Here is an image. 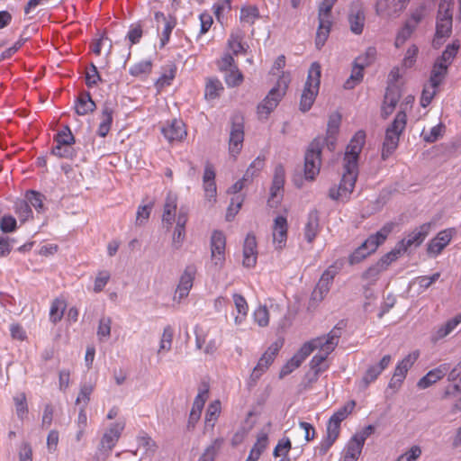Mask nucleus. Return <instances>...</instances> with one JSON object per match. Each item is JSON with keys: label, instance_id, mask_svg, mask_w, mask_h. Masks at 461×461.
<instances>
[{"label": "nucleus", "instance_id": "obj_53", "mask_svg": "<svg viewBox=\"0 0 461 461\" xmlns=\"http://www.w3.org/2000/svg\"><path fill=\"white\" fill-rule=\"evenodd\" d=\"M152 63L150 60H141L130 68L129 73L133 77H140L150 73Z\"/></svg>", "mask_w": 461, "mask_h": 461}, {"label": "nucleus", "instance_id": "obj_28", "mask_svg": "<svg viewBox=\"0 0 461 461\" xmlns=\"http://www.w3.org/2000/svg\"><path fill=\"white\" fill-rule=\"evenodd\" d=\"M287 238V221L284 216H277L275 219L273 227V241L279 249L285 244Z\"/></svg>", "mask_w": 461, "mask_h": 461}, {"label": "nucleus", "instance_id": "obj_15", "mask_svg": "<svg viewBox=\"0 0 461 461\" xmlns=\"http://www.w3.org/2000/svg\"><path fill=\"white\" fill-rule=\"evenodd\" d=\"M282 344L278 342L273 343L267 350L263 354V356L259 358L258 365L254 367L250 379L256 382L263 373L268 368V366L274 361L276 356L277 355Z\"/></svg>", "mask_w": 461, "mask_h": 461}, {"label": "nucleus", "instance_id": "obj_36", "mask_svg": "<svg viewBox=\"0 0 461 461\" xmlns=\"http://www.w3.org/2000/svg\"><path fill=\"white\" fill-rule=\"evenodd\" d=\"M292 449V442L288 437L280 438L274 448L273 456L275 458H280L278 461H292L289 457V452Z\"/></svg>", "mask_w": 461, "mask_h": 461}, {"label": "nucleus", "instance_id": "obj_58", "mask_svg": "<svg viewBox=\"0 0 461 461\" xmlns=\"http://www.w3.org/2000/svg\"><path fill=\"white\" fill-rule=\"evenodd\" d=\"M221 411V404L219 401L212 402L206 411L205 423L209 426H213Z\"/></svg>", "mask_w": 461, "mask_h": 461}, {"label": "nucleus", "instance_id": "obj_60", "mask_svg": "<svg viewBox=\"0 0 461 461\" xmlns=\"http://www.w3.org/2000/svg\"><path fill=\"white\" fill-rule=\"evenodd\" d=\"M52 154L64 158H73L76 156V152L72 148V145H59L56 144L52 148Z\"/></svg>", "mask_w": 461, "mask_h": 461}, {"label": "nucleus", "instance_id": "obj_57", "mask_svg": "<svg viewBox=\"0 0 461 461\" xmlns=\"http://www.w3.org/2000/svg\"><path fill=\"white\" fill-rule=\"evenodd\" d=\"M341 122V116L338 113H334L330 115L328 127H327V135L330 138H334L337 136Z\"/></svg>", "mask_w": 461, "mask_h": 461}, {"label": "nucleus", "instance_id": "obj_12", "mask_svg": "<svg viewBox=\"0 0 461 461\" xmlns=\"http://www.w3.org/2000/svg\"><path fill=\"white\" fill-rule=\"evenodd\" d=\"M230 122L229 150L230 155L235 158L240 152L244 140V118L237 113L231 116Z\"/></svg>", "mask_w": 461, "mask_h": 461}, {"label": "nucleus", "instance_id": "obj_49", "mask_svg": "<svg viewBox=\"0 0 461 461\" xmlns=\"http://www.w3.org/2000/svg\"><path fill=\"white\" fill-rule=\"evenodd\" d=\"M376 54L377 51L375 47H368L364 54L359 55L355 59L354 63L357 66L359 65L366 68L375 61Z\"/></svg>", "mask_w": 461, "mask_h": 461}, {"label": "nucleus", "instance_id": "obj_17", "mask_svg": "<svg viewBox=\"0 0 461 461\" xmlns=\"http://www.w3.org/2000/svg\"><path fill=\"white\" fill-rule=\"evenodd\" d=\"M403 8V0H377L375 4L376 14L384 18L393 19L399 17Z\"/></svg>", "mask_w": 461, "mask_h": 461}, {"label": "nucleus", "instance_id": "obj_30", "mask_svg": "<svg viewBox=\"0 0 461 461\" xmlns=\"http://www.w3.org/2000/svg\"><path fill=\"white\" fill-rule=\"evenodd\" d=\"M320 230V217L317 210H312L309 212L307 222L304 227V238L312 243Z\"/></svg>", "mask_w": 461, "mask_h": 461}, {"label": "nucleus", "instance_id": "obj_31", "mask_svg": "<svg viewBox=\"0 0 461 461\" xmlns=\"http://www.w3.org/2000/svg\"><path fill=\"white\" fill-rule=\"evenodd\" d=\"M74 107L77 114L84 116L94 112L96 105L88 92H82L77 96Z\"/></svg>", "mask_w": 461, "mask_h": 461}, {"label": "nucleus", "instance_id": "obj_24", "mask_svg": "<svg viewBox=\"0 0 461 461\" xmlns=\"http://www.w3.org/2000/svg\"><path fill=\"white\" fill-rule=\"evenodd\" d=\"M164 137L170 142L181 140L185 135V125L182 121L173 120L161 128Z\"/></svg>", "mask_w": 461, "mask_h": 461}, {"label": "nucleus", "instance_id": "obj_2", "mask_svg": "<svg viewBox=\"0 0 461 461\" xmlns=\"http://www.w3.org/2000/svg\"><path fill=\"white\" fill-rule=\"evenodd\" d=\"M395 223L388 222L376 233L370 235L350 256L349 264L355 265L360 263L368 255L375 252L379 245L384 243L387 236L393 231Z\"/></svg>", "mask_w": 461, "mask_h": 461}, {"label": "nucleus", "instance_id": "obj_27", "mask_svg": "<svg viewBox=\"0 0 461 461\" xmlns=\"http://www.w3.org/2000/svg\"><path fill=\"white\" fill-rule=\"evenodd\" d=\"M447 380L450 384L446 387L444 397L456 396L461 393V361L450 371H448Z\"/></svg>", "mask_w": 461, "mask_h": 461}, {"label": "nucleus", "instance_id": "obj_52", "mask_svg": "<svg viewBox=\"0 0 461 461\" xmlns=\"http://www.w3.org/2000/svg\"><path fill=\"white\" fill-rule=\"evenodd\" d=\"M243 81V75L236 67L225 71V82L228 86L234 87L240 86Z\"/></svg>", "mask_w": 461, "mask_h": 461}, {"label": "nucleus", "instance_id": "obj_61", "mask_svg": "<svg viewBox=\"0 0 461 461\" xmlns=\"http://www.w3.org/2000/svg\"><path fill=\"white\" fill-rule=\"evenodd\" d=\"M17 229L16 219L10 215L5 214L0 219V230L4 233L14 232Z\"/></svg>", "mask_w": 461, "mask_h": 461}, {"label": "nucleus", "instance_id": "obj_42", "mask_svg": "<svg viewBox=\"0 0 461 461\" xmlns=\"http://www.w3.org/2000/svg\"><path fill=\"white\" fill-rule=\"evenodd\" d=\"M445 132L446 125L440 122L438 125L432 127L429 131H425V130H423L421 132V137L424 141L433 143L438 139L442 138Z\"/></svg>", "mask_w": 461, "mask_h": 461}, {"label": "nucleus", "instance_id": "obj_7", "mask_svg": "<svg viewBox=\"0 0 461 461\" xmlns=\"http://www.w3.org/2000/svg\"><path fill=\"white\" fill-rule=\"evenodd\" d=\"M400 77L399 68H393L388 76V86L384 95V104L381 110V115L386 119L395 109L401 97V92L396 85Z\"/></svg>", "mask_w": 461, "mask_h": 461}, {"label": "nucleus", "instance_id": "obj_25", "mask_svg": "<svg viewBox=\"0 0 461 461\" xmlns=\"http://www.w3.org/2000/svg\"><path fill=\"white\" fill-rule=\"evenodd\" d=\"M177 208V195L176 194L169 191L166 196L162 221L166 223L167 227L172 226L176 220V212Z\"/></svg>", "mask_w": 461, "mask_h": 461}, {"label": "nucleus", "instance_id": "obj_38", "mask_svg": "<svg viewBox=\"0 0 461 461\" xmlns=\"http://www.w3.org/2000/svg\"><path fill=\"white\" fill-rule=\"evenodd\" d=\"M259 18V10L256 5H244L240 8V20L241 23L252 26Z\"/></svg>", "mask_w": 461, "mask_h": 461}, {"label": "nucleus", "instance_id": "obj_62", "mask_svg": "<svg viewBox=\"0 0 461 461\" xmlns=\"http://www.w3.org/2000/svg\"><path fill=\"white\" fill-rule=\"evenodd\" d=\"M355 402L351 401L348 404H346L344 407L340 408L339 411H337L330 419L339 424L343 421L349 413L352 412L354 407H355Z\"/></svg>", "mask_w": 461, "mask_h": 461}, {"label": "nucleus", "instance_id": "obj_55", "mask_svg": "<svg viewBox=\"0 0 461 461\" xmlns=\"http://www.w3.org/2000/svg\"><path fill=\"white\" fill-rule=\"evenodd\" d=\"M54 140L56 143L59 145H73L75 143V137L68 126H65L59 131Z\"/></svg>", "mask_w": 461, "mask_h": 461}, {"label": "nucleus", "instance_id": "obj_13", "mask_svg": "<svg viewBox=\"0 0 461 461\" xmlns=\"http://www.w3.org/2000/svg\"><path fill=\"white\" fill-rule=\"evenodd\" d=\"M226 238L221 231H213L211 238V258L212 264L220 268L225 261Z\"/></svg>", "mask_w": 461, "mask_h": 461}, {"label": "nucleus", "instance_id": "obj_18", "mask_svg": "<svg viewBox=\"0 0 461 461\" xmlns=\"http://www.w3.org/2000/svg\"><path fill=\"white\" fill-rule=\"evenodd\" d=\"M114 109L115 105L110 101H105L103 104L96 131L98 136L104 138L109 133L113 121Z\"/></svg>", "mask_w": 461, "mask_h": 461}, {"label": "nucleus", "instance_id": "obj_35", "mask_svg": "<svg viewBox=\"0 0 461 461\" xmlns=\"http://www.w3.org/2000/svg\"><path fill=\"white\" fill-rule=\"evenodd\" d=\"M430 223H423L420 227L416 228L411 233L409 234L408 240L405 242V251L408 247H418L420 246L425 238L428 236L430 230Z\"/></svg>", "mask_w": 461, "mask_h": 461}, {"label": "nucleus", "instance_id": "obj_56", "mask_svg": "<svg viewBox=\"0 0 461 461\" xmlns=\"http://www.w3.org/2000/svg\"><path fill=\"white\" fill-rule=\"evenodd\" d=\"M242 38L243 37L240 32H232L228 40L229 48L234 55H238L244 51Z\"/></svg>", "mask_w": 461, "mask_h": 461}, {"label": "nucleus", "instance_id": "obj_26", "mask_svg": "<svg viewBox=\"0 0 461 461\" xmlns=\"http://www.w3.org/2000/svg\"><path fill=\"white\" fill-rule=\"evenodd\" d=\"M449 364H442L437 368H434L427 373L422 378H420L417 384L420 389H426L437 381L440 380L449 371Z\"/></svg>", "mask_w": 461, "mask_h": 461}, {"label": "nucleus", "instance_id": "obj_11", "mask_svg": "<svg viewBox=\"0 0 461 461\" xmlns=\"http://www.w3.org/2000/svg\"><path fill=\"white\" fill-rule=\"evenodd\" d=\"M341 265L334 263L330 265L321 275L312 294V301L321 302L330 290L335 276L339 273Z\"/></svg>", "mask_w": 461, "mask_h": 461}, {"label": "nucleus", "instance_id": "obj_29", "mask_svg": "<svg viewBox=\"0 0 461 461\" xmlns=\"http://www.w3.org/2000/svg\"><path fill=\"white\" fill-rule=\"evenodd\" d=\"M403 360L399 361L395 368V372L391 378L389 384L385 390L387 398H392L397 393L403 384Z\"/></svg>", "mask_w": 461, "mask_h": 461}, {"label": "nucleus", "instance_id": "obj_14", "mask_svg": "<svg viewBox=\"0 0 461 461\" xmlns=\"http://www.w3.org/2000/svg\"><path fill=\"white\" fill-rule=\"evenodd\" d=\"M124 426L125 423L123 421L112 424L101 438L99 450L108 456L119 440Z\"/></svg>", "mask_w": 461, "mask_h": 461}, {"label": "nucleus", "instance_id": "obj_16", "mask_svg": "<svg viewBox=\"0 0 461 461\" xmlns=\"http://www.w3.org/2000/svg\"><path fill=\"white\" fill-rule=\"evenodd\" d=\"M196 267L194 265H188L180 276L179 284L176 287L174 299L179 302L185 298L193 287Z\"/></svg>", "mask_w": 461, "mask_h": 461}, {"label": "nucleus", "instance_id": "obj_10", "mask_svg": "<svg viewBox=\"0 0 461 461\" xmlns=\"http://www.w3.org/2000/svg\"><path fill=\"white\" fill-rule=\"evenodd\" d=\"M366 140V133L358 131L347 146L344 156V169L357 172V160Z\"/></svg>", "mask_w": 461, "mask_h": 461}, {"label": "nucleus", "instance_id": "obj_20", "mask_svg": "<svg viewBox=\"0 0 461 461\" xmlns=\"http://www.w3.org/2000/svg\"><path fill=\"white\" fill-rule=\"evenodd\" d=\"M311 355L310 345H303L301 348L287 361L280 371L279 376L283 378L291 374L294 369L298 368L301 364Z\"/></svg>", "mask_w": 461, "mask_h": 461}, {"label": "nucleus", "instance_id": "obj_40", "mask_svg": "<svg viewBox=\"0 0 461 461\" xmlns=\"http://www.w3.org/2000/svg\"><path fill=\"white\" fill-rule=\"evenodd\" d=\"M362 448L363 439H360V442H357L351 438L345 448L342 461H357L361 454Z\"/></svg>", "mask_w": 461, "mask_h": 461}, {"label": "nucleus", "instance_id": "obj_46", "mask_svg": "<svg viewBox=\"0 0 461 461\" xmlns=\"http://www.w3.org/2000/svg\"><path fill=\"white\" fill-rule=\"evenodd\" d=\"M173 337V329L170 326L165 327L159 342V348L158 350V355L162 352H168L171 349Z\"/></svg>", "mask_w": 461, "mask_h": 461}, {"label": "nucleus", "instance_id": "obj_5", "mask_svg": "<svg viewBox=\"0 0 461 461\" xmlns=\"http://www.w3.org/2000/svg\"><path fill=\"white\" fill-rule=\"evenodd\" d=\"M288 86V79L281 77L276 86H274L264 100L258 105V114L260 119H267L269 114L276 108L284 95Z\"/></svg>", "mask_w": 461, "mask_h": 461}, {"label": "nucleus", "instance_id": "obj_23", "mask_svg": "<svg viewBox=\"0 0 461 461\" xmlns=\"http://www.w3.org/2000/svg\"><path fill=\"white\" fill-rule=\"evenodd\" d=\"M452 234L449 230H445L437 234L427 247V252L431 257H436L442 252L445 247L450 242Z\"/></svg>", "mask_w": 461, "mask_h": 461}, {"label": "nucleus", "instance_id": "obj_51", "mask_svg": "<svg viewBox=\"0 0 461 461\" xmlns=\"http://www.w3.org/2000/svg\"><path fill=\"white\" fill-rule=\"evenodd\" d=\"M264 165H265L264 158H262L260 157H258L257 158H255L252 161V163L249 165L248 169L246 170V172L243 176V180L251 181L253 179V177L256 176L258 174V172H260L262 170V168L264 167Z\"/></svg>", "mask_w": 461, "mask_h": 461}, {"label": "nucleus", "instance_id": "obj_19", "mask_svg": "<svg viewBox=\"0 0 461 461\" xmlns=\"http://www.w3.org/2000/svg\"><path fill=\"white\" fill-rule=\"evenodd\" d=\"M349 28L352 33L360 35L363 32L366 14L360 4H352L348 15Z\"/></svg>", "mask_w": 461, "mask_h": 461}, {"label": "nucleus", "instance_id": "obj_9", "mask_svg": "<svg viewBox=\"0 0 461 461\" xmlns=\"http://www.w3.org/2000/svg\"><path fill=\"white\" fill-rule=\"evenodd\" d=\"M339 186H333L329 191V197L332 200L348 202L352 194L357 177V172L344 169Z\"/></svg>", "mask_w": 461, "mask_h": 461}, {"label": "nucleus", "instance_id": "obj_6", "mask_svg": "<svg viewBox=\"0 0 461 461\" xmlns=\"http://www.w3.org/2000/svg\"><path fill=\"white\" fill-rule=\"evenodd\" d=\"M324 140L315 138L309 145L304 156V175L307 179L313 180L319 174L321 165V150Z\"/></svg>", "mask_w": 461, "mask_h": 461}, {"label": "nucleus", "instance_id": "obj_44", "mask_svg": "<svg viewBox=\"0 0 461 461\" xmlns=\"http://www.w3.org/2000/svg\"><path fill=\"white\" fill-rule=\"evenodd\" d=\"M14 212L22 223L32 217V211L25 200H18L14 203Z\"/></svg>", "mask_w": 461, "mask_h": 461}, {"label": "nucleus", "instance_id": "obj_22", "mask_svg": "<svg viewBox=\"0 0 461 461\" xmlns=\"http://www.w3.org/2000/svg\"><path fill=\"white\" fill-rule=\"evenodd\" d=\"M215 176L216 174L213 166L211 163L206 162L203 176V183L205 197L209 201L214 200L216 197L217 188Z\"/></svg>", "mask_w": 461, "mask_h": 461}, {"label": "nucleus", "instance_id": "obj_3", "mask_svg": "<svg viewBox=\"0 0 461 461\" xmlns=\"http://www.w3.org/2000/svg\"><path fill=\"white\" fill-rule=\"evenodd\" d=\"M321 75L320 64L313 62L309 68L307 80L300 100V110L303 113L311 109L319 93Z\"/></svg>", "mask_w": 461, "mask_h": 461}, {"label": "nucleus", "instance_id": "obj_8", "mask_svg": "<svg viewBox=\"0 0 461 461\" xmlns=\"http://www.w3.org/2000/svg\"><path fill=\"white\" fill-rule=\"evenodd\" d=\"M402 131L403 111H399L393 123L386 129L382 149L383 159H386L398 147L400 135Z\"/></svg>", "mask_w": 461, "mask_h": 461}, {"label": "nucleus", "instance_id": "obj_39", "mask_svg": "<svg viewBox=\"0 0 461 461\" xmlns=\"http://www.w3.org/2000/svg\"><path fill=\"white\" fill-rule=\"evenodd\" d=\"M447 72V65L440 60H436L430 73L429 82L432 87H438Z\"/></svg>", "mask_w": 461, "mask_h": 461}, {"label": "nucleus", "instance_id": "obj_32", "mask_svg": "<svg viewBox=\"0 0 461 461\" xmlns=\"http://www.w3.org/2000/svg\"><path fill=\"white\" fill-rule=\"evenodd\" d=\"M426 5L420 4L414 10H411L410 19L405 21V40L415 30L416 26L420 23L425 15Z\"/></svg>", "mask_w": 461, "mask_h": 461}, {"label": "nucleus", "instance_id": "obj_4", "mask_svg": "<svg viewBox=\"0 0 461 461\" xmlns=\"http://www.w3.org/2000/svg\"><path fill=\"white\" fill-rule=\"evenodd\" d=\"M453 0H440L436 23V33L433 46L442 44V39L448 38L452 32L453 23Z\"/></svg>", "mask_w": 461, "mask_h": 461}, {"label": "nucleus", "instance_id": "obj_1", "mask_svg": "<svg viewBox=\"0 0 461 461\" xmlns=\"http://www.w3.org/2000/svg\"><path fill=\"white\" fill-rule=\"evenodd\" d=\"M341 334V328L335 326L327 335L312 339L303 344L310 345L311 354L315 349H319V352L310 361V368L312 373L306 375L309 383H315L319 375L328 370L330 367L328 356L338 346Z\"/></svg>", "mask_w": 461, "mask_h": 461}, {"label": "nucleus", "instance_id": "obj_54", "mask_svg": "<svg viewBox=\"0 0 461 461\" xmlns=\"http://www.w3.org/2000/svg\"><path fill=\"white\" fill-rule=\"evenodd\" d=\"M222 438L214 439L212 443L205 449L200 458L203 461H213L222 445Z\"/></svg>", "mask_w": 461, "mask_h": 461}, {"label": "nucleus", "instance_id": "obj_34", "mask_svg": "<svg viewBox=\"0 0 461 461\" xmlns=\"http://www.w3.org/2000/svg\"><path fill=\"white\" fill-rule=\"evenodd\" d=\"M285 175L283 166H276L270 189V199H278L282 196L283 187L285 185Z\"/></svg>", "mask_w": 461, "mask_h": 461}, {"label": "nucleus", "instance_id": "obj_59", "mask_svg": "<svg viewBox=\"0 0 461 461\" xmlns=\"http://www.w3.org/2000/svg\"><path fill=\"white\" fill-rule=\"evenodd\" d=\"M385 270L382 266L378 263L371 266L367 268L362 275V278L367 281L368 284H374L377 279L382 271Z\"/></svg>", "mask_w": 461, "mask_h": 461}, {"label": "nucleus", "instance_id": "obj_63", "mask_svg": "<svg viewBox=\"0 0 461 461\" xmlns=\"http://www.w3.org/2000/svg\"><path fill=\"white\" fill-rule=\"evenodd\" d=\"M15 403L16 414L19 419L23 420L28 413L26 397L24 393H21L14 398Z\"/></svg>", "mask_w": 461, "mask_h": 461}, {"label": "nucleus", "instance_id": "obj_43", "mask_svg": "<svg viewBox=\"0 0 461 461\" xmlns=\"http://www.w3.org/2000/svg\"><path fill=\"white\" fill-rule=\"evenodd\" d=\"M66 306V302L63 299L56 298L52 302L50 310V320L51 322L57 323L62 319Z\"/></svg>", "mask_w": 461, "mask_h": 461}, {"label": "nucleus", "instance_id": "obj_47", "mask_svg": "<svg viewBox=\"0 0 461 461\" xmlns=\"http://www.w3.org/2000/svg\"><path fill=\"white\" fill-rule=\"evenodd\" d=\"M43 199L44 196L41 193L33 190L28 191L25 195V201L28 202L30 206H33L38 212L44 211Z\"/></svg>", "mask_w": 461, "mask_h": 461}, {"label": "nucleus", "instance_id": "obj_41", "mask_svg": "<svg viewBox=\"0 0 461 461\" xmlns=\"http://www.w3.org/2000/svg\"><path fill=\"white\" fill-rule=\"evenodd\" d=\"M332 22L331 21H324L321 22L319 21V27L316 33V39H315V45L318 50H321L328 37L330 32Z\"/></svg>", "mask_w": 461, "mask_h": 461}, {"label": "nucleus", "instance_id": "obj_48", "mask_svg": "<svg viewBox=\"0 0 461 461\" xmlns=\"http://www.w3.org/2000/svg\"><path fill=\"white\" fill-rule=\"evenodd\" d=\"M176 68L175 65H168L165 72L160 76V77L156 82V86L158 89H161L171 84V81L174 79L176 76Z\"/></svg>", "mask_w": 461, "mask_h": 461}, {"label": "nucleus", "instance_id": "obj_37", "mask_svg": "<svg viewBox=\"0 0 461 461\" xmlns=\"http://www.w3.org/2000/svg\"><path fill=\"white\" fill-rule=\"evenodd\" d=\"M461 323V313L448 320L441 325L436 331L433 339L438 340L449 335Z\"/></svg>", "mask_w": 461, "mask_h": 461}, {"label": "nucleus", "instance_id": "obj_50", "mask_svg": "<svg viewBox=\"0 0 461 461\" xmlns=\"http://www.w3.org/2000/svg\"><path fill=\"white\" fill-rule=\"evenodd\" d=\"M223 91V86L218 79H210L205 87V98L207 99H215L217 98L221 92Z\"/></svg>", "mask_w": 461, "mask_h": 461}, {"label": "nucleus", "instance_id": "obj_64", "mask_svg": "<svg viewBox=\"0 0 461 461\" xmlns=\"http://www.w3.org/2000/svg\"><path fill=\"white\" fill-rule=\"evenodd\" d=\"M382 373V367L371 366L366 372L362 378L363 388H366L372 382H374L378 375Z\"/></svg>", "mask_w": 461, "mask_h": 461}, {"label": "nucleus", "instance_id": "obj_45", "mask_svg": "<svg viewBox=\"0 0 461 461\" xmlns=\"http://www.w3.org/2000/svg\"><path fill=\"white\" fill-rule=\"evenodd\" d=\"M364 68L363 67L361 66H357L356 65V63H354V66H353V68H352V71H351V75L349 77V78H348L346 80V82L344 83V88L345 89H353L357 84H359L362 79H363V77H364Z\"/></svg>", "mask_w": 461, "mask_h": 461}, {"label": "nucleus", "instance_id": "obj_33", "mask_svg": "<svg viewBox=\"0 0 461 461\" xmlns=\"http://www.w3.org/2000/svg\"><path fill=\"white\" fill-rule=\"evenodd\" d=\"M207 391H203L196 395L188 419L187 426L189 429L194 428L195 423L200 419L202 410L207 398Z\"/></svg>", "mask_w": 461, "mask_h": 461}, {"label": "nucleus", "instance_id": "obj_21", "mask_svg": "<svg viewBox=\"0 0 461 461\" xmlns=\"http://www.w3.org/2000/svg\"><path fill=\"white\" fill-rule=\"evenodd\" d=\"M257 256L256 237L252 233H249L243 246V266L249 268L254 267L257 263Z\"/></svg>", "mask_w": 461, "mask_h": 461}]
</instances>
